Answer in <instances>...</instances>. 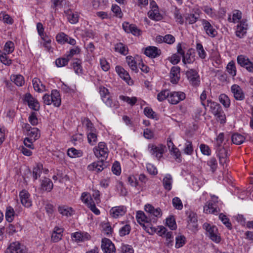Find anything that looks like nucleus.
<instances>
[{"instance_id":"obj_1","label":"nucleus","mask_w":253,"mask_h":253,"mask_svg":"<svg viewBox=\"0 0 253 253\" xmlns=\"http://www.w3.org/2000/svg\"><path fill=\"white\" fill-rule=\"evenodd\" d=\"M203 228L206 231V235L211 240L216 243L220 242L221 237L216 226L206 222L203 225Z\"/></svg>"},{"instance_id":"obj_2","label":"nucleus","mask_w":253,"mask_h":253,"mask_svg":"<svg viewBox=\"0 0 253 253\" xmlns=\"http://www.w3.org/2000/svg\"><path fill=\"white\" fill-rule=\"evenodd\" d=\"M95 156L100 160L105 161L108 156L109 150L106 144L104 142H100L97 146L93 148Z\"/></svg>"},{"instance_id":"obj_3","label":"nucleus","mask_w":253,"mask_h":253,"mask_svg":"<svg viewBox=\"0 0 253 253\" xmlns=\"http://www.w3.org/2000/svg\"><path fill=\"white\" fill-rule=\"evenodd\" d=\"M165 146L162 144H159L156 146L153 144H149L148 146V151L150 153L155 156L157 159H160L164 153Z\"/></svg>"},{"instance_id":"obj_4","label":"nucleus","mask_w":253,"mask_h":253,"mask_svg":"<svg viewBox=\"0 0 253 253\" xmlns=\"http://www.w3.org/2000/svg\"><path fill=\"white\" fill-rule=\"evenodd\" d=\"M186 75L189 83L193 86H198L200 84V78L198 73L195 70L190 69L186 71Z\"/></svg>"},{"instance_id":"obj_5","label":"nucleus","mask_w":253,"mask_h":253,"mask_svg":"<svg viewBox=\"0 0 253 253\" xmlns=\"http://www.w3.org/2000/svg\"><path fill=\"white\" fill-rule=\"evenodd\" d=\"M24 101L31 109L36 111L40 110V105L39 102L30 93H27L25 94Z\"/></svg>"},{"instance_id":"obj_6","label":"nucleus","mask_w":253,"mask_h":253,"mask_svg":"<svg viewBox=\"0 0 253 253\" xmlns=\"http://www.w3.org/2000/svg\"><path fill=\"white\" fill-rule=\"evenodd\" d=\"M201 22L206 34L211 38H214L217 35V31L214 28L209 21L201 19Z\"/></svg>"},{"instance_id":"obj_7","label":"nucleus","mask_w":253,"mask_h":253,"mask_svg":"<svg viewBox=\"0 0 253 253\" xmlns=\"http://www.w3.org/2000/svg\"><path fill=\"white\" fill-rule=\"evenodd\" d=\"M99 93L102 101L106 104V105L111 107H114L115 106L113 102L109 90L107 88L104 86H100L99 87Z\"/></svg>"},{"instance_id":"obj_8","label":"nucleus","mask_w":253,"mask_h":253,"mask_svg":"<svg viewBox=\"0 0 253 253\" xmlns=\"http://www.w3.org/2000/svg\"><path fill=\"white\" fill-rule=\"evenodd\" d=\"M186 95L185 93L182 91H172L169 92V102L171 104H177L180 101L185 99Z\"/></svg>"},{"instance_id":"obj_9","label":"nucleus","mask_w":253,"mask_h":253,"mask_svg":"<svg viewBox=\"0 0 253 253\" xmlns=\"http://www.w3.org/2000/svg\"><path fill=\"white\" fill-rule=\"evenodd\" d=\"M26 253L25 247L21 245L19 242H13L10 244L6 250V253Z\"/></svg>"},{"instance_id":"obj_10","label":"nucleus","mask_w":253,"mask_h":253,"mask_svg":"<svg viewBox=\"0 0 253 253\" xmlns=\"http://www.w3.org/2000/svg\"><path fill=\"white\" fill-rule=\"evenodd\" d=\"M101 248L104 253H115L114 245L107 238H105L102 240Z\"/></svg>"},{"instance_id":"obj_11","label":"nucleus","mask_w":253,"mask_h":253,"mask_svg":"<svg viewBox=\"0 0 253 253\" xmlns=\"http://www.w3.org/2000/svg\"><path fill=\"white\" fill-rule=\"evenodd\" d=\"M124 30L128 33H131L134 36H138L141 35L142 32L134 24H130L127 22L123 24Z\"/></svg>"},{"instance_id":"obj_12","label":"nucleus","mask_w":253,"mask_h":253,"mask_svg":"<svg viewBox=\"0 0 253 253\" xmlns=\"http://www.w3.org/2000/svg\"><path fill=\"white\" fill-rule=\"evenodd\" d=\"M231 90L236 100L241 101L244 99V93L239 85L236 84H233L231 87Z\"/></svg>"},{"instance_id":"obj_13","label":"nucleus","mask_w":253,"mask_h":253,"mask_svg":"<svg viewBox=\"0 0 253 253\" xmlns=\"http://www.w3.org/2000/svg\"><path fill=\"white\" fill-rule=\"evenodd\" d=\"M116 71L120 78L124 80L129 85L132 84V81L128 73L120 66L116 67Z\"/></svg>"},{"instance_id":"obj_14","label":"nucleus","mask_w":253,"mask_h":253,"mask_svg":"<svg viewBox=\"0 0 253 253\" xmlns=\"http://www.w3.org/2000/svg\"><path fill=\"white\" fill-rule=\"evenodd\" d=\"M64 229L58 226H55L52 232L51 241L56 243L61 240L63 236Z\"/></svg>"},{"instance_id":"obj_15","label":"nucleus","mask_w":253,"mask_h":253,"mask_svg":"<svg viewBox=\"0 0 253 253\" xmlns=\"http://www.w3.org/2000/svg\"><path fill=\"white\" fill-rule=\"evenodd\" d=\"M144 54L149 57L154 58L160 55L161 50L156 46H149L145 49Z\"/></svg>"},{"instance_id":"obj_16","label":"nucleus","mask_w":253,"mask_h":253,"mask_svg":"<svg viewBox=\"0 0 253 253\" xmlns=\"http://www.w3.org/2000/svg\"><path fill=\"white\" fill-rule=\"evenodd\" d=\"M126 211V208L124 206L114 207L110 210V214L114 218H118L120 216L125 215Z\"/></svg>"},{"instance_id":"obj_17","label":"nucleus","mask_w":253,"mask_h":253,"mask_svg":"<svg viewBox=\"0 0 253 253\" xmlns=\"http://www.w3.org/2000/svg\"><path fill=\"white\" fill-rule=\"evenodd\" d=\"M104 161L100 160V161L92 163L87 166V169L89 171H95L96 172L101 171L106 167Z\"/></svg>"},{"instance_id":"obj_18","label":"nucleus","mask_w":253,"mask_h":253,"mask_svg":"<svg viewBox=\"0 0 253 253\" xmlns=\"http://www.w3.org/2000/svg\"><path fill=\"white\" fill-rule=\"evenodd\" d=\"M53 187V184L52 181L48 178L44 177L41 181L40 190L42 192H50Z\"/></svg>"},{"instance_id":"obj_19","label":"nucleus","mask_w":253,"mask_h":253,"mask_svg":"<svg viewBox=\"0 0 253 253\" xmlns=\"http://www.w3.org/2000/svg\"><path fill=\"white\" fill-rule=\"evenodd\" d=\"M180 68L178 66H173L171 68L170 72V82L172 84H177L180 80Z\"/></svg>"},{"instance_id":"obj_20","label":"nucleus","mask_w":253,"mask_h":253,"mask_svg":"<svg viewBox=\"0 0 253 253\" xmlns=\"http://www.w3.org/2000/svg\"><path fill=\"white\" fill-rule=\"evenodd\" d=\"M19 197L21 204L25 207L29 208L32 206V201L30 199V194L26 190L20 192Z\"/></svg>"},{"instance_id":"obj_21","label":"nucleus","mask_w":253,"mask_h":253,"mask_svg":"<svg viewBox=\"0 0 253 253\" xmlns=\"http://www.w3.org/2000/svg\"><path fill=\"white\" fill-rule=\"evenodd\" d=\"M248 25L246 21L242 20L237 25L236 31V36L240 38H242L246 33Z\"/></svg>"},{"instance_id":"obj_22","label":"nucleus","mask_w":253,"mask_h":253,"mask_svg":"<svg viewBox=\"0 0 253 253\" xmlns=\"http://www.w3.org/2000/svg\"><path fill=\"white\" fill-rule=\"evenodd\" d=\"M160 236L166 238L167 244L169 245L173 241V237L172 236V232L168 231L167 229L163 226H161L159 231Z\"/></svg>"},{"instance_id":"obj_23","label":"nucleus","mask_w":253,"mask_h":253,"mask_svg":"<svg viewBox=\"0 0 253 253\" xmlns=\"http://www.w3.org/2000/svg\"><path fill=\"white\" fill-rule=\"evenodd\" d=\"M65 13L67 16V19L70 23L71 24H76L78 22L79 18L78 13L76 12H73L70 9L65 11Z\"/></svg>"},{"instance_id":"obj_24","label":"nucleus","mask_w":253,"mask_h":253,"mask_svg":"<svg viewBox=\"0 0 253 253\" xmlns=\"http://www.w3.org/2000/svg\"><path fill=\"white\" fill-rule=\"evenodd\" d=\"M204 212L206 213L216 214L218 212L216 205L212 201H208L204 207Z\"/></svg>"},{"instance_id":"obj_25","label":"nucleus","mask_w":253,"mask_h":253,"mask_svg":"<svg viewBox=\"0 0 253 253\" xmlns=\"http://www.w3.org/2000/svg\"><path fill=\"white\" fill-rule=\"evenodd\" d=\"M51 93L52 103L55 107L60 106L61 100L59 92L56 89H54L51 91Z\"/></svg>"},{"instance_id":"obj_26","label":"nucleus","mask_w":253,"mask_h":253,"mask_svg":"<svg viewBox=\"0 0 253 253\" xmlns=\"http://www.w3.org/2000/svg\"><path fill=\"white\" fill-rule=\"evenodd\" d=\"M207 106H210L211 111L214 115L217 114V113H219V111L222 109L218 103L212 102L211 100H207Z\"/></svg>"},{"instance_id":"obj_27","label":"nucleus","mask_w":253,"mask_h":253,"mask_svg":"<svg viewBox=\"0 0 253 253\" xmlns=\"http://www.w3.org/2000/svg\"><path fill=\"white\" fill-rule=\"evenodd\" d=\"M72 237L75 238L77 242H82L90 239V235L87 233H82L76 232L72 235Z\"/></svg>"},{"instance_id":"obj_28","label":"nucleus","mask_w":253,"mask_h":253,"mask_svg":"<svg viewBox=\"0 0 253 253\" xmlns=\"http://www.w3.org/2000/svg\"><path fill=\"white\" fill-rule=\"evenodd\" d=\"M34 89L38 92H42L45 90V86L42 83L39 79L35 78L32 80Z\"/></svg>"},{"instance_id":"obj_29","label":"nucleus","mask_w":253,"mask_h":253,"mask_svg":"<svg viewBox=\"0 0 253 253\" xmlns=\"http://www.w3.org/2000/svg\"><path fill=\"white\" fill-rule=\"evenodd\" d=\"M27 135L28 136L27 138H30L33 141H35L40 137V131L36 127H33L27 132Z\"/></svg>"},{"instance_id":"obj_30","label":"nucleus","mask_w":253,"mask_h":253,"mask_svg":"<svg viewBox=\"0 0 253 253\" xmlns=\"http://www.w3.org/2000/svg\"><path fill=\"white\" fill-rule=\"evenodd\" d=\"M59 212L63 216H70L73 214V209L66 206H59L58 208Z\"/></svg>"},{"instance_id":"obj_31","label":"nucleus","mask_w":253,"mask_h":253,"mask_svg":"<svg viewBox=\"0 0 253 253\" xmlns=\"http://www.w3.org/2000/svg\"><path fill=\"white\" fill-rule=\"evenodd\" d=\"M136 217L137 221L140 224H143V223H149L151 221L150 217H148L143 211H138L136 213Z\"/></svg>"},{"instance_id":"obj_32","label":"nucleus","mask_w":253,"mask_h":253,"mask_svg":"<svg viewBox=\"0 0 253 253\" xmlns=\"http://www.w3.org/2000/svg\"><path fill=\"white\" fill-rule=\"evenodd\" d=\"M172 178L170 174H167L163 180V185L164 188L169 191L172 188Z\"/></svg>"},{"instance_id":"obj_33","label":"nucleus","mask_w":253,"mask_h":253,"mask_svg":"<svg viewBox=\"0 0 253 253\" xmlns=\"http://www.w3.org/2000/svg\"><path fill=\"white\" fill-rule=\"evenodd\" d=\"M148 14L149 18L154 20L159 21L162 18V16L160 14L157 7H154V9L150 10Z\"/></svg>"},{"instance_id":"obj_34","label":"nucleus","mask_w":253,"mask_h":253,"mask_svg":"<svg viewBox=\"0 0 253 253\" xmlns=\"http://www.w3.org/2000/svg\"><path fill=\"white\" fill-rule=\"evenodd\" d=\"M192 50V49H189L186 53L182 56V62L184 64L186 65L187 64H191L194 62L195 58L194 56H191Z\"/></svg>"},{"instance_id":"obj_35","label":"nucleus","mask_w":253,"mask_h":253,"mask_svg":"<svg viewBox=\"0 0 253 253\" xmlns=\"http://www.w3.org/2000/svg\"><path fill=\"white\" fill-rule=\"evenodd\" d=\"M88 142L91 145H94L97 140V132L96 129L94 131H89L87 133Z\"/></svg>"},{"instance_id":"obj_36","label":"nucleus","mask_w":253,"mask_h":253,"mask_svg":"<svg viewBox=\"0 0 253 253\" xmlns=\"http://www.w3.org/2000/svg\"><path fill=\"white\" fill-rule=\"evenodd\" d=\"M126 61L132 71H134L136 73L138 72V68L137 67L136 62L134 60L133 57L131 56H126Z\"/></svg>"},{"instance_id":"obj_37","label":"nucleus","mask_w":253,"mask_h":253,"mask_svg":"<svg viewBox=\"0 0 253 253\" xmlns=\"http://www.w3.org/2000/svg\"><path fill=\"white\" fill-rule=\"evenodd\" d=\"M231 15H229L228 20L230 22H238L242 18V12L239 10H235L233 11L232 18H231Z\"/></svg>"},{"instance_id":"obj_38","label":"nucleus","mask_w":253,"mask_h":253,"mask_svg":"<svg viewBox=\"0 0 253 253\" xmlns=\"http://www.w3.org/2000/svg\"><path fill=\"white\" fill-rule=\"evenodd\" d=\"M115 50L124 55H126L128 51L127 47L121 42L118 43L115 45Z\"/></svg>"},{"instance_id":"obj_39","label":"nucleus","mask_w":253,"mask_h":253,"mask_svg":"<svg viewBox=\"0 0 253 253\" xmlns=\"http://www.w3.org/2000/svg\"><path fill=\"white\" fill-rule=\"evenodd\" d=\"M43 169V165L41 163L37 164L36 167L33 168V175L35 180L40 177Z\"/></svg>"},{"instance_id":"obj_40","label":"nucleus","mask_w":253,"mask_h":253,"mask_svg":"<svg viewBox=\"0 0 253 253\" xmlns=\"http://www.w3.org/2000/svg\"><path fill=\"white\" fill-rule=\"evenodd\" d=\"M232 141L236 145H240L242 144L245 139V137L239 133H235L232 136Z\"/></svg>"},{"instance_id":"obj_41","label":"nucleus","mask_w":253,"mask_h":253,"mask_svg":"<svg viewBox=\"0 0 253 253\" xmlns=\"http://www.w3.org/2000/svg\"><path fill=\"white\" fill-rule=\"evenodd\" d=\"M199 18V15H197L193 13H187L185 16L186 22L189 24H193L197 22Z\"/></svg>"},{"instance_id":"obj_42","label":"nucleus","mask_w":253,"mask_h":253,"mask_svg":"<svg viewBox=\"0 0 253 253\" xmlns=\"http://www.w3.org/2000/svg\"><path fill=\"white\" fill-rule=\"evenodd\" d=\"M14 216L15 211L14 209L10 206L7 207L5 212V218L6 220L9 222H12L14 219Z\"/></svg>"},{"instance_id":"obj_43","label":"nucleus","mask_w":253,"mask_h":253,"mask_svg":"<svg viewBox=\"0 0 253 253\" xmlns=\"http://www.w3.org/2000/svg\"><path fill=\"white\" fill-rule=\"evenodd\" d=\"M83 124L84 125L87 133L89 131H94L96 129L88 118H84L83 120Z\"/></svg>"},{"instance_id":"obj_44","label":"nucleus","mask_w":253,"mask_h":253,"mask_svg":"<svg viewBox=\"0 0 253 253\" xmlns=\"http://www.w3.org/2000/svg\"><path fill=\"white\" fill-rule=\"evenodd\" d=\"M219 102L225 108H228L230 105V100L225 94H221L219 96Z\"/></svg>"},{"instance_id":"obj_45","label":"nucleus","mask_w":253,"mask_h":253,"mask_svg":"<svg viewBox=\"0 0 253 253\" xmlns=\"http://www.w3.org/2000/svg\"><path fill=\"white\" fill-rule=\"evenodd\" d=\"M193 147L191 141L187 140L185 143V147L183 152L185 154L191 155L193 153Z\"/></svg>"},{"instance_id":"obj_46","label":"nucleus","mask_w":253,"mask_h":253,"mask_svg":"<svg viewBox=\"0 0 253 253\" xmlns=\"http://www.w3.org/2000/svg\"><path fill=\"white\" fill-rule=\"evenodd\" d=\"M11 80L13 81L16 85L21 86L24 83V78L20 75H13L11 77Z\"/></svg>"},{"instance_id":"obj_47","label":"nucleus","mask_w":253,"mask_h":253,"mask_svg":"<svg viewBox=\"0 0 253 253\" xmlns=\"http://www.w3.org/2000/svg\"><path fill=\"white\" fill-rule=\"evenodd\" d=\"M226 70L228 73L232 77L235 76L236 75V68L235 62L233 61L229 62L227 64Z\"/></svg>"},{"instance_id":"obj_48","label":"nucleus","mask_w":253,"mask_h":253,"mask_svg":"<svg viewBox=\"0 0 253 253\" xmlns=\"http://www.w3.org/2000/svg\"><path fill=\"white\" fill-rule=\"evenodd\" d=\"M67 154L71 158H76L81 156L82 152L74 148H71L68 150Z\"/></svg>"},{"instance_id":"obj_49","label":"nucleus","mask_w":253,"mask_h":253,"mask_svg":"<svg viewBox=\"0 0 253 253\" xmlns=\"http://www.w3.org/2000/svg\"><path fill=\"white\" fill-rule=\"evenodd\" d=\"M169 90L167 89L162 90L158 94L157 99L161 102L164 101L166 99H168V100L169 101Z\"/></svg>"},{"instance_id":"obj_50","label":"nucleus","mask_w":253,"mask_h":253,"mask_svg":"<svg viewBox=\"0 0 253 253\" xmlns=\"http://www.w3.org/2000/svg\"><path fill=\"white\" fill-rule=\"evenodd\" d=\"M81 63V61L78 59H76L73 63V66L75 72L78 74L82 73L83 70Z\"/></svg>"},{"instance_id":"obj_51","label":"nucleus","mask_w":253,"mask_h":253,"mask_svg":"<svg viewBox=\"0 0 253 253\" xmlns=\"http://www.w3.org/2000/svg\"><path fill=\"white\" fill-rule=\"evenodd\" d=\"M119 98L124 102H127L128 104L133 106L137 102V98L136 97H132L131 98L124 95H120Z\"/></svg>"},{"instance_id":"obj_52","label":"nucleus","mask_w":253,"mask_h":253,"mask_svg":"<svg viewBox=\"0 0 253 253\" xmlns=\"http://www.w3.org/2000/svg\"><path fill=\"white\" fill-rule=\"evenodd\" d=\"M0 20L3 21V22L9 24H12L13 22L10 16L5 12H1L0 13Z\"/></svg>"},{"instance_id":"obj_53","label":"nucleus","mask_w":253,"mask_h":253,"mask_svg":"<svg viewBox=\"0 0 253 253\" xmlns=\"http://www.w3.org/2000/svg\"><path fill=\"white\" fill-rule=\"evenodd\" d=\"M219 218L228 229H231L232 224L229 221V219L227 217L226 215L221 213L219 215Z\"/></svg>"},{"instance_id":"obj_54","label":"nucleus","mask_w":253,"mask_h":253,"mask_svg":"<svg viewBox=\"0 0 253 253\" xmlns=\"http://www.w3.org/2000/svg\"><path fill=\"white\" fill-rule=\"evenodd\" d=\"M131 227L129 224H126L122 226L119 230V234L121 236H124L129 234Z\"/></svg>"},{"instance_id":"obj_55","label":"nucleus","mask_w":253,"mask_h":253,"mask_svg":"<svg viewBox=\"0 0 253 253\" xmlns=\"http://www.w3.org/2000/svg\"><path fill=\"white\" fill-rule=\"evenodd\" d=\"M196 49L198 52L199 56L202 59H205L206 57L207 53L205 51L204 47L201 43H197Z\"/></svg>"},{"instance_id":"obj_56","label":"nucleus","mask_w":253,"mask_h":253,"mask_svg":"<svg viewBox=\"0 0 253 253\" xmlns=\"http://www.w3.org/2000/svg\"><path fill=\"white\" fill-rule=\"evenodd\" d=\"M69 58L67 57L59 58L55 61L56 65L58 67H62L68 64Z\"/></svg>"},{"instance_id":"obj_57","label":"nucleus","mask_w":253,"mask_h":253,"mask_svg":"<svg viewBox=\"0 0 253 253\" xmlns=\"http://www.w3.org/2000/svg\"><path fill=\"white\" fill-rule=\"evenodd\" d=\"M207 165L210 167L212 172H214L217 168V163L215 158H211L208 162Z\"/></svg>"},{"instance_id":"obj_58","label":"nucleus","mask_w":253,"mask_h":253,"mask_svg":"<svg viewBox=\"0 0 253 253\" xmlns=\"http://www.w3.org/2000/svg\"><path fill=\"white\" fill-rule=\"evenodd\" d=\"M169 152L170 154L174 157L175 160L177 162L180 163L181 162V153L177 147L174 148L173 149H171Z\"/></svg>"},{"instance_id":"obj_59","label":"nucleus","mask_w":253,"mask_h":253,"mask_svg":"<svg viewBox=\"0 0 253 253\" xmlns=\"http://www.w3.org/2000/svg\"><path fill=\"white\" fill-rule=\"evenodd\" d=\"M237 61L240 65L242 67H245L249 63V59L246 56L240 55L237 57Z\"/></svg>"},{"instance_id":"obj_60","label":"nucleus","mask_w":253,"mask_h":253,"mask_svg":"<svg viewBox=\"0 0 253 253\" xmlns=\"http://www.w3.org/2000/svg\"><path fill=\"white\" fill-rule=\"evenodd\" d=\"M214 116L217 121H219L220 124H224L226 122V116L223 110L219 111V113L215 114Z\"/></svg>"},{"instance_id":"obj_61","label":"nucleus","mask_w":253,"mask_h":253,"mask_svg":"<svg viewBox=\"0 0 253 253\" xmlns=\"http://www.w3.org/2000/svg\"><path fill=\"white\" fill-rule=\"evenodd\" d=\"M186 214L188 216V222L189 223H196L197 222V218L196 214L192 211H187Z\"/></svg>"},{"instance_id":"obj_62","label":"nucleus","mask_w":253,"mask_h":253,"mask_svg":"<svg viewBox=\"0 0 253 253\" xmlns=\"http://www.w3.org/2000/svg\"><path fill=\"white\" fill-rule=\"evenodd\" d=\"M166 224L171 230L175 229L176 228L175 219L173 216L167 218Z\"/></svg>"},{"instance_id":"obj_63","label":"nucleus","mask_w":253,"mask_h":253,"mask_svg":"<svg viewBox=\"0 0 253 253\" xmlns=\"http://www.w3.org/2000/svg\"><path fill=\"white\" fill-rule=\"evenodd\" d=\"M14 50V45L13 42L8 41L4 45V50L7 53H12Z\"/></svg>"},{"instance_id":"obj_64","label":"nucleus","mask_w":253,"mask_h":253,"mask_svg":"<svg viewBox=\"0 0 253 253\" xmlns=\"http://www.w3.org/2000/svg\"><path fill=\"white\" fill-rule=\"evenodd\" d=\"M173 206L177 210H180L183 208V204L181 200L178 197H174L172 199Z\"/></svg>"}]
</instances>
